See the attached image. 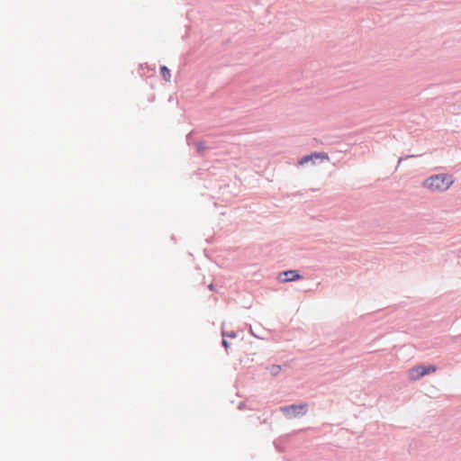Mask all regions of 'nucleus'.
<instances>
[{"label": "nucleus", "instance_id": "nucleus-3", "mask_svg": "<svg viewBox=\"0 0 461 461\" xmlns=\"http://www.w3.org/2000/svg\"><path fill=\"white\" fill-rule=\"evenodd\" d=\"M308 405L306 403L298 405H290L281 407V411L289 419L303 415L306 412Z\"/></svg>", "mask_w": 461, "mask_h": 461}, {"label": "nucleus", "instance_id": "nucleus-2", "mask_svg": "<svg viewBox=\"0 0 461 461\" xmlns=\"http://www.w3.org/2000/svg\"><path fill=\"white\" fill-rule=\"evenodd\" d=\"M436 371H437V367L432 365H430L429 366H417L412 367L409 371V377L411 380L416 381V380L421 378L422 376H424L425 375L434 373Z\"/></svg>", "mask_w": 461, "mask_h": 461}, {"label": "nucleus", "instance_id": "nucleus-7", "mask_svg": "<svg viewBox=\"0 0 461 461\" xmlns=\"http://www.w3.org/2000/svg\"><path fill=\"white\" fill-rule=\"evenodd\" d=\"M269 369H270L271 374L273 375H276L280 372L281 366H277V365H273Z\"/></svg>", "mask_w": 461, "mask_h": 461}, {"label": "nucleus", "instance_id": "nucleus-5", "mask_svg": "<svg viewBox=\"0 0 461 461\" xmlns=\"http://www.w3.org/2000/svg\"><path fill=\"white\" fill-rule=\"evenodd\" d=\"M282 282H290L301 278V276L294 270L285 271L279 276Z\"/></svg>", "mask_w": 461, "mask_h": 461}, {"label": "nucleus", "instance_id": "nucleus-4", "mask_svg": "<svg viewBox=\"0 0 461 461\" xmlns=\"http://www.w3.org/2000/svg\"><path fill=\"white\" fill-rule=\"evenodd\" d=\"M314 159H321L322 161H328L330 159L329 155L324 152H314L311 155H306L303 157L299 161L298 165L303 166L304 164L312 161L314 162Z\"/></svg>", "mask_w": 461, "mask_h": 461}, {"label": "nucleus", "instance_id": "nucleus-8", "mask_svg": "<svg viewBox=\"0 0 461 461\" xmlns=\"http://www.w3.org/2000/svg\"><path fill=\"white\" fill-rule=\"evenodd\" d=\"M222 345L224 346L225 348H228V347H229V344H228L227 340H225V339L222 340Z\"/></svg>", "mask_w": 461, "mask_h": 461}, {"label": "nucleus", "instance_id": "nucleus-1", "mask_svg": "<svg viewBox=\"0 0 461 461\" xmlns=\"http://www.w3.org/2000/svg\"><path fill=\"white\" fill-rule=\"evenodd\" d=\"M454 183L451 176L446 174L434 175L427 178L422 185L433 193H442L447 191Z\"/></svg>", "mask_w": 461, "mask_h": 461}, {"label": "nucleus", "instance_id": "nucleus-6", "mask_svg": "<svg viewBox=\"0 0 461 461\" xmlns=\"http://www.w3.org/2000/svg\"><path fill=\"white\" fill-rule=\"evenodd\" d=\"M160 74L167 82H170L171 73L170 70L166 66H162L160 68Z\"/></svg>", "mask_w": 461, "mask_h": 461}]
</instances>
